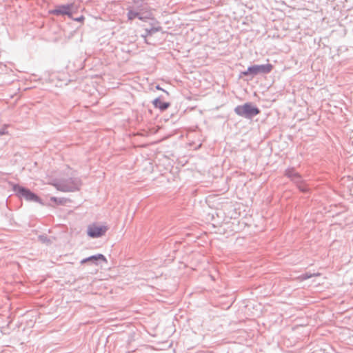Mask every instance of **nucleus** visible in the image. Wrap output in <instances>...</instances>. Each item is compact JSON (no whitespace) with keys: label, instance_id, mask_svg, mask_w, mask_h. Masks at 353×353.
Returning <instances> with one entry per match:
<instances>
[{"label":"nucleus","instance_id":"f257e3e1","mask_svg":"<svg viewBox=\"0 0 353 353\" xmlns=\"http://www.w3.org/2000/svg\"><path fill=\"white\" fill-rule=\"evenodd\" d=\"M12 191L14 194L20 199H25L28 202L38 203L43 206H50V203H46L37 194L33 192L28 188L22 186L18 183H10Z\"/></svg>","mask_w":353,"mask_h":353},{"label":"nucleus","instance_id":"f03ea898","mask_svg":"<svg viewBox=\"0 0 353 353\" xmlns=\"http://www.w3.org/2000/svg\"><path fill=\"white\" fill-rule=\"evenodd\" d=\"M272 64L268 63L265 64H254L250 65L247 70L241 71L239 74V79L245 78V81L252 80L258 74H269L273 69Z\"/></svg>","mask_w":353,"mask_h":353},{"label":"nucleus","instance_id":"7ed1b4c3","mask_svg":"<svg viewBox=\"0 0 353 353\" xmlns=\"http://www.w3.org/2000/svg\"><path fill=\"white\" fill-rule=\"evenodd\" d=\"M82 185L81 180L78 177H70L63 179L54 183V187L63 192H73L80 190Z\"/></svg>","mask_w":353,"mask_h":353},{"label":"nucleus","instance_id":"20e7f679","mask_svg":"<svg viewBox=\"0 0 353 353\" xmlns=\"http://www.w3.org/2000/svg\"><path fill=\"white\" fill-rule=\"evenodd\" d=\"M234 112L239 117L252 119L255 116L260 114V109L252 102H246L243 105H239L235 107Z\"/></svg>","mask_w":353,"mask_h":353},{"label":"nucleus","instance_id":"39448f33","mask_svg":"<svg viewBox=\"0 0 353 353\" xmlns=\"http://www.w3.org/2000/svg\"><path fill=\"white\" fill-rule=\"evenodd\" d=\"M74 3L60 4L55 6L54 9L50 10L49 14L56 16L67 15L68 18L73 19Z\"/></svg>","mask_w":353,"mask_h":353},{"label":"nucleus","instance_id":"423d86ee","mask_svg":"<svg viewBox=\"0 0 353 353\" xmlns=\"http://www.w3.org/2000/svg\"><path fill=\"white\" fill-rule=\"evenodd\" d=\"M108 227L102 225H90L87 229V234L90 238H99L105 234Z\"/></svg>","mask_w":353,"mask_h":353},{"label":"nucleus","instance_id":"0eeeda50","mask_svg":"<svg viewBox=\"0 0 353 353\" xmlns=\"http://www.w3.org/2000/svg\"><path fill=\"white\" fill-rule=\"evenodd\" d=\"M130 6L141 12H144L145 15L151 18L152 10L145 0H132V5Z\"/></svg>","mask_w":353,"mask_h":353},{"label":"nucleus","instance_id":"6e6552de","mask_svg":"<svg viewBox=\"0 0 353 353\" xmlns=\"http://www.w3.org/2000/svg\"><path fill=\"white\" fill-rule=\"evenodd\" d=\"M107 259L103 254H96L94 255H91L90 256L85 257L81 260L80 263L81 265L83 264H89V265H99L102 263H107Z\"/></svg>","mask_w":353,"mask_h":353},{"label":"nucleus","instance_id":"1a4fd4ad","mask_svg":"<svg viewBox=\"0 0 353 353\" xmlns=\"http://www.w3.org/2000/svg\"><path fill=\"white\" fill-rule=\"evenodd\" d=\"M126 10L128 11L127 18L128 21H132L134 19L137 18L143 22H147L148 21V19L150 18L149 17L145 15L144 12H141L130 7V6H128Z\"/></svg>","mask_w":353,"mask_h":353},{"label":"nucleus","instance_id":"9d476101","mask_svg":"<svg viewBox=\"0 0 353 353\" xmlns=\"http://www.w3.org/2000/svg\"><path fill=\"white\" fill-rule=\"evenodd\" d=\"M163 30L161 26H154L150 27V28H145V33L141 35V37L144 39V42L148 45L152 44L151 42H150L147 37L153 35L154 33L158 32H161Z\"/></svg>","mask_w":353,"mask_h":353},{"label":"nucleus","instance_id":"9b49d317","mask_svg":"<svg viewBox=\"0 0 353 353\" xmlns=\"http://www.w3.org/2000/svg\"><path fill=\"white\" fill-rule=\"evenodd\" d=\"M152 103L155 108L159 109L161 112L166 110L170 106V102H165V101H161V96L156 97L152 101Z\"/></svg>","mask_w":353,"mask_h":353},{"label":"nucleus","instance_id":"f8f14e48","mask_svg":"<svg viewBox=\"0 0 353 353\" xmlns=\"http://www.w3.org/2000/svg\"><path fill=\"white\" fill-rule=\"evenodd\" d=\"M299 172H296L294 167H289L285 170L284 175L288 179H291L294 176H296Z\"/></svg>","mask_w":353,"mask_h":353},{"label":"nucleus","instance_id":"ddd939ff","mask_svg":"<svg viewBox=\"0 0 353 353\" xmlns=\"http://www.w3.org/2000/svg\"><path fill=\"white\" fill-rule=\"evenodd\" d=\"M296 188L299 189V190L300 192H301L303 193H305V194L308 193L310 191V189L309 188V187L306 184L305 180H303L301 183L298 184L296 185Z\"/></svg>","mask_w":353,"mask_h":353},{"label":"nucleus","instance_id":"4468645a","mask_svg":"<svg viewBox=\"0 0 353 353\" xmlns=\"http://www.w3.org/2000/svg\"><path fill=\"white\" fill-rule=\"evenodd\" d=\"M50 201L55 203L56 205H64L67 202L65 198L56 196H51Z\"/></svg>","mask_w":353,"mask_h":353},{"label":"nucleus","instance_id":"2eb2a0df","mask_svg":"<svg viewBox=\"0 0 353 353\" xmlns=\"http://www.w3.org/2000/svg\"><path fill=\"white\" fill-rule=\"evenodd\" d=\"M290 181L293 183H294L296 185V186L298 184L301 183L303 181V178L301 176V175L299 173H298V174H296V176H294L293 178H292L290 179Z\"/></svg>","mask_w":353,"mask_h":353},{"label":"nucleus","instance_id":"dca6fc26","mask_svg":"<svg viewBox=\"0 0 353 353\" xmlns=\"http://www.w3.org/2000/svg\"><path fill=\"white\" fill-rule=\"evenodd\" d=\"M148 20H150V25L151 26V27L161 26L159 21L154 17L152 12L151 18H149Z\"/></svg>","mask_w":353,"mask_h":353},{"label":"nucleus","instance_id":"f3484780","mask_svg":"<svg viewBox=\"0 0 353 353\" xmlns=\"http://www.w3.org/2000/svg\"><path fill=\"white\" fill-rule=\"evenodd\" d=\"M319 274H311L310 272H305L301 275V278L302 280H307L312 278L313 276H319Z\"/></svg>","mask_w":353,"mask_h":353},{"label":"nucleus","instance_id":"a211bd4d","mask_svg":"<svg viewBox=\"0 0 353 353\" xmlns=\"http://www.w3.org/2000/svg\"><path fill=\"white\" fill-rule=\"evenodd\" d=\"M73 21H77V22H83L85 19V17L83 15H81L78 17H73V19H71Z\"/></svg>","mask_w":353,"mask_h":353},{"label":"nucleus","instance_id":"6ab92c4d","mask_svg":"<svg viewBox=\"0 0 353 353\" xmlns=\"http://www.w3.org/2000/svg\"><path fill=\"white\" fill-rule=\"evenodd\" d=\"M39 238L43 243H45V242H50V239L47 237V236L40 235L39 236Z\"/></svg>","mask_w":353,"mask_h":353},{"label":"nucleus","instance_id":"aec40b11","mask_svg":"<svg viewBox=\"0 0 353 353\" xmlns=\"http://www.w3.org/2000/svg\"><path fill=\"white\" fill-rule=\"evenodd\" d=\"M155 88H156L157 90H162V91H163V92H164L167 95H169V93H168L167 91L164 90L163 88H161L160 87V85H157L155 86Z\"/></svg>","mask_w":353,"mask_h":353},{"label":"nucleus","instance_id":"412c9836","mask_svg":"<svg viewBox=\"0 0 353 353\" xmlns=\"http://www.w3.org/2000/svg\"><path fill=\"white\" fill-rule=\"evenodd\" d=\"M6 132H5V130H0V135H3Z\"/></svg>","mask_w":353,"mask_h":353}]
</instances>
